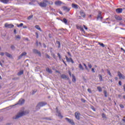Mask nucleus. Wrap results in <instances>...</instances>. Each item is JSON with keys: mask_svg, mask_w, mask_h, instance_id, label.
Returning a JSON list of instances; mask_svg holds the SVG:
<instances>
[{"mask_svg": "<svg viewBox=\"0 0 125 125\" xmlns=\"http://www.w3.org/2000/svg\"><path fill=\"white\" fill-rule=\"evenodd\" d=\"M46 3L50 4V3H49V1L47 0H43L42 1L38 3L41 7H46L47 6Z\"/></svg>", "mask_w": 125, "mask_h": 125, "instance_id": "nucleus-1", "label": "nucleus"}, {"mask_svg": "<svg viewBox=\"0 0 125 125\" xmlns=\"http://www.w3.org/2000/svg\"><path fill=\"white\" fill-rule=\"evenodd\" d=\"M29 113V111L26 110L24 111H22L21 112H19L16 116L15 119H19V118H21V117H23V116H25L26 115H27V114Z\"/></svg>", "mask_w": 125, "mask_h": 125, "instance_id": "nucleus-2", "label": "nucleus"}, {"mask_svg": "<svg viewBox=\"0 0 125 125\" xmlns=\"http://www.w3.org/2000/svg\"><path fill=\"white\" fill-rule=\"evenodd\" d=\"M46 104H47V103H46V102H39L36 107V109L40 110V109H41V107L45 106V105H46Z\"/></svg>", "mask_w": 125, "mask_h": 125, "instance_id": "nucleus-3", "label": "nucleus"}, {"mask_svg": "<svg viewBox=\"0 0 125 125\" xmlns=\"http://www.w3.org/2000/svg\"><path fill=\"white\" fill-rule=\"evenodd\" d=\"M65 120L67 123H68V124H70L71 125H75V122H74V120H73V119H69L66 117L65 118Z\"/></svg>", "mask_w": 125, "mask_h": 125, "instance_id": "nucleus-4", "label": "nucleus"}, {"mask_svg": "<svg viewBox=\"0 0 125 125\" xmlns=\"http://www.w3.org/2000/svg\"><path fill=\"white\" fill-rule=\"evenodd\" d=\"M33 53H35V54H38L39 56H40V57H42V53H41L40 51H39V50L36 49H33Z\"/></svg>", "mask_w": 125, "mask_h": 125, "instance_id": "nucleus-5", "label": "nucleus"}, {"mask_svg": "<svg viewBox=\"0 0 125 125\" xmlns=\"http://www.w3.org/2000/svg\"><path fill=\"white\" fill-rule=\"evenodd\" d=\"M56 113H57V115H58V116L59 117V118H61V119L63 118V116H62V115H61V113L60 112V111H58V107H56Z\"/></svg>", "mask_w": 125, "mask_h": 125, "instance_id": "nucleus-6", "label": "nucleus"}, {"mask_svg": "<svg viewBox=\"0 0 125 125\" xmlns=\"http://www.w3.org/2000/svg\"><path fill=\"white\" fill-rule=\"evenodd\" d=\"M61 78L63 80H65L66 81H69V76H67V75L65 74L61 75Z\"/></svg>", "mask_w": 125, "mask_h": 125, "instance_id": "nucleus-7", "label": "nucleus"}, {"mask_svg": "<svg viewBox=\"0 0 125 125\" xmlns=\"http://www.w3.org/2000/svg\"><path fill=\"white\" fill-rule=\"evenodd\" d=\"M4 26H5V28H8L9 29H11V28H13V27H14V25L11 24H8L7 23H6L4 24Z\"/></svg>", "mask_w": 125, "mask_h": 125, "instance_id": "nucleus-8", "label": "nucleus"}, {"mask_svg": "<svg viewBox=\"0 0 125 125\" xmlns=\"http://www.w3.org/2000/svg\"><path fill=\"white\" fill-rule=\"evenodd\" d=\"M75 118L77 120H80L81 117V113L79 112H76L75 113Z\"/></svg>", "mask_w": 125, "mask_h": 125, "instance_id": "nucleus-9", "label": "nucleus"}, {"mask_svg": "<svg viewBox=\"0 0 125 125\" xmlns=\"http://www.w3.org/2000/svg\"><path fill=\"white\" fill-rule=\"evenodd\" d=\"M102 12H99V14L97 17V20H102V19H103V17H102L101 16L102 15Z\"/></svg>", "mask_w": 125, "mask_h": 125, "instance_id": "nucleus-10", "label": "nucleus"}, {"mask_svg": "<svg viewBox=\"0 0 125 125\" xmlns=\"http://www.w3.org/2000/svg\"><path fill=\"white\" fill-rule=\"evenodd\" d=\"M24 103H25V100L23 99H21L19 101L18 103L17 104H16V105H18V104L19 105H22V104H23Z\"/></svg>", "mask_w": 125, "mask_h": 125, "instance_id": "nucleus-11", "label": "nucleus"}, {"mask_svg": "<svg viewBox=\"0 0 125 125\" xmlns=\"http://www.w3.org/2000/svg\"><path fill=\"white\" fill-rule=\"evenodd\" d=\"M118 77H119V79H123V80H125V76L123 75V74H122V73H121L120 71L118 72Z\"/></svg>", "mask_w": 125, "mask_h": 125, "instance_id": "nucleus-12", "label": "nucleus"}, {"mask_svg": "<svg viewBox=\"0 0 125 125\" xmlns=\"http://www.w3.org/2000/svg\"><path fill=\"white\" fill-rule=\"evenodd\" d=\"M115 18L117 20V21H121V20H123V18L119 16H115Z\"/></svg>", "mask_w": 125, "mask_h": 125, "instance_id": "nucleus-13", "label": "nucleus"}, {"mask_svg": "<svg viewBox=\"0 0 125 125\" xmlns=\"http://www.w3.org/2000/svg\"><path fill=\"white\" fill-rule=\"evenodd\" d=\"M55 4L56 5L60 6V5H61V4H62V1H60V0L56 1L55 2Z\"/></svg>", "mask_w": 125, "mask_h": 125, "instance_id": "nucleus-14", "label": "nucleus"}, {"mask_svg": "<svg viewBox=\"0 0 125 125\" xmlns=\"http://www.w3.org/2000/svg\"><path fill=\"white\" fill-rule=\"evenodd\" d=\"M62 8L63 9V10H64L65 11H66V12H69V11H70V8H68L67 6H63Z\"/></svg>", "mask_w": 125, "mask_h": 125, "instance_id": "nucleus-15", "label": "nucleus"}, {"mask_svg": "<svg viewBox=\"0 0 125 125\" xmlns=\"http://www.w3.org/2000/svg\"><path fill=\"white\" fill-rule=\"evenodd\" d=\"M116 12L117 13H122L123 12V9L122 8H117L116 9Z\"/></svg>", "mask_w": 125, "mask_h": 125, "instance_id": "nucleus-16", "label": "nucleus"}, {"mask_svg": "<svg viewBox=\"0 0 125 125\" xmlns=\"http://www.w3.org/2000/svg\"><path fill=\"white\" fill-rule=\"evenodd\" d=\"M80 14H81V16L82 17H83V18H84L85 17V13H84V12H83V11H81L80 12Z\"/></svg>", "mask_w": 125, "mask_h": 125, "instance_id": "nucleus-17", "label": "nucleus"}, {"mask_svg": "<svg viewBox=\"0 0 125 125\" xmlns=\"http://www.w3.org/2000/svg\"><path fill=\"white\" fill-rule=\"evenodd\" d=\"M46 72H48V73H49V74H52V70L49 69V68L48 67H47L46 68Z\"/></svg>", "mask_w": 125, "mask_h": 125, "instance_id": "nucleus-18", "label": "nucleus"}, {"mask_svg": "<svg viewBox=\"0 0 125 125\" xmlns=\"http://www.w3.org/2000/svg\"><path fill=\"white\" fill-rule=\"evenodd\" d=\"M5 55H6V56H7V57H9V58H11V57H12V56L11 55V54L7 53V52L5 53Z\"/></svg>", "mask_w": 125, "mask_h": 125, "instance_id": "nucleus-19", "label": "nucleus"}, {"mask_svg": "<svg viewBox=\"0 0 125 125\" xmlns=\"http://www.w3.org/2000/svg\"><path fill=\"white\" fill-rule=\"evenodd\" d=\"M72 82L73 83H76V76H75V75H74V74H72Z\"/></svg>", "mask_w": 125, "mask_h": 125, "instance_id": "nucleus-20", "label": "nucleus"}, {"mask_svg": "<svg viewBox=\"0 0 125 125\" xmlns=\"http://www.w3.org/2000/svg\"><path fill=\"white\" fill-rule=\"evenodd\" d=\"M72 6L73 8H75V9H78V5L75 4V3H72Z\"/></svg>", "mask_w": 125, "mask_h": 125, "instance_id": "nucleus-21", "label": "nucleus"}, {"mask_svg": "<svg viewBox=\"0 0 125 125\" xmlns=\"http://www.w3.org/2000/svg\"><path fill=\"white\" fill-rule=\"evenodd\" d=\"M1 2H3V3H8V2L9 1V0H0Z\"/></svg>", "mask_w": 125, "mask_h": 125, "instance_id": "nucleus-22", "label": "nucleus"}, {"mask_svg": "<svg viewBox=\"0 0 125 125\" xmlns=\"http://www.w3.org/2000/svg\"><path fill=\"white\" fill-rule=\"evenodd\" d=\"M62 22H63L64 24H67L68 23V21L65 18H63V20H62Z\"/></svg>", "mask_w": 125, "mask_h": 125, "instance_id": "nucleus-23", "label": "nucleus"}, {"mask_svg": "<svg viewBox=\"0 0 125 125\" xmlns=\"http://www.w3.org/2000/svg\"><path fill=\"white\" fill-rule=\"evenodd\" d=\"M56 43H57V44H58V48H60V47L61 46V43H60V42L56 41Z\"/></svg>", "mask_w": 125, "mask_h": 125, "instance_id": "nucleus-24", "label": "nucleus"}, {"mask_svg": "<svg viewBox=\"0 0 125 125\" xmlns=\"http://www.w3.org/2000/svg\"><path fill=\"white\" fill-rule=\"evenodd\" d=\"M24 74V71L23 70H21L18 73V76H21Z\"/></svg>", "mask_w": 125, "mask_h": 125, "instance_id": "nucleus-25", "label": "nucleus"}, {"mask_svg": "<svg viewBox=\"0 0 125 125\" xmlns=\"http://www.w3.org/2000/svg\"><path fill=\"white\" fill-rule=\"evenodd\" d=\"M65 58L66 59L67 62H71V60H72V58H68L67 56H65Z\"/></svg>", "mask_w": 125, "mask_h": 125, "instance_id": "nucleus-26", "label": "nucleus"}, {"mask_svg": "<svg viewBox=\"0 0 125 125\" xmlns=\"http://www.w3.org/2000/svg\"><path fill=\"white\" fill-rule=\"evenodd\" d=\"M15 39L16 40H21V36L20 35H16Z\"/></svg>", "mask_w": 125, "mask_h": 125, "instance_id": "nucleus-27", "label": "nucleus"}, {"mask_svg": "<svg viewBox=\"0 0 125 125\" xmlns=\"http://www.w3.org/2000/svg\"><path fill=\"white\" fill-rule=\"evenodd\" d=\"M35 28L36 29H37V30L42 31V29L40 27L39 25H35Z\"/></svg>", "mask_w": 125, "mask_h": 125, "instance_id": "nucleus-28", "label": "nucleus"}, {"mask_svg": "<svg viewBox=\"0 0 125 125\" xmlns=\"http://www.w3.org/2000/svg\"><path fill=\"white\" fill-rule=\"evenodd\" d=\"M79 68H80L81 70H84V68H83V65H82V64H79Z\"/></svg>", "mask_w": 125, "mask_h": 125, "instance_id": "nucleus-29", "label": "nucleus"}, {"mask_svg": "<svg viewBox=\"0 0 125 125\" xmlns=\"http://www.w3.org/2000/svg\"><path fill=\"white\" fill-rule=\"evenodd\" d=\"M97 89L99 91V92H101L102 91V88H101V87L100 86H98Z\"/></svg>", "mask_w": 125, "mask_h": 125, "instance_id": "nucleus-30", "label": "nucleus"}, {"mask_svg": "<svg viewBox=\"0 0 125 125\" xmlns=\"http://www.w3.org/2000/svg\"><path fill=\"white\" fill-rule=\"evenodd\" d=\"M87 65L89 69H91V68H92V65H91V64H90V62H88Z\"/></svg>", "mask_w": 125, "mask_h": 125, "instance_id": "nucleus-31", "label": "nucleus"}, {"mask_svg": "<svg viewBox=\"0 0 125 125\" xmlns=\"http://www.w3.org/2000/svg\"><path fill=\"white\" fill-rule=\"evenodd\" d=\"M99 77L100 81L101 82H102V81H103V79H102V75H101V74H99Z\"/></svg>", "mask_w": 125, "mask_h": 125, "instance_id": "nucleus-32", "label": "nucleus"}, {"mask_svg": "<svg viewBox=\"0 0 125 125\" xmlns=\"http://www.w3.org/2000/svg\"><path fill=\"white\" fill-rule=\"evenodd\" d=\"M98 43H99V44H100V45H101V46H102L103 47H105V45H104V44L103 43L99 42Z\"/></svg>", "mask_w": 125, "mask_h": 125, "instance_id": "nucleus-33", "label": "nucleus"}, {"mask_svg": "<svg viewBox=\"0 0 125 125\" xmlns=\"http://www.w3.org/2000/svg\"><path fill=\"white\" fill-rule=\"evenodd\" d=\"M42 120H47L48 121H51V118L48 117L43 118Z\"/></svg>", "mask_w": 125, "mask_h": 125, "instance_id": "nucleus-34", "label": "nucleus"}, {"mask_svg": "<svg viewBox=\"0 0 125 125\" xmlns=\"http://www.w3.org/2000/svg\"><path fill=\"white\" fill-rule=\"evenodd\" d=\"M106 71L107 72V74H108L110 77H112V74H111V72H110V70H109L108 69H107Z\"/></svg>", "mask_w": 125, "mask_h": 125, "instance_id": "nucleus-35", "label": "nucleus"}, {"mask_svg": "<svg viewBox=\"0 0 125 125\" xmlns=\"http://www.w3.org/2000/svg\"><path fill=\"white\" fill-rule=\"evenodd\" d=\"M104 94L105 97H107V91L106 90H104Z\"/></svg>", "mask_w": 125, "mask_h": 125, "instance_id": "nucleus-36", "label": "nucleus"}, {"mask_svg": "<svg viewBox=\"0 0 125 125\" xmlns=\"http://www.w3.org/2000/svg\"><path fill=\"white\" fill-rule=\"evenodd\" d=\"M23 25H24V24L23 23H21L20 24H17V27H18L19 28L20 27L23 26Z\"/></svg>", "mask_w": 125, "mask_h": 125, "instance_id": "nucleus-37", "label": "nucleus"}, {"mask_svg": "<svg viewBox=\"0 0 125 125\" xmlns=\"http://www.w3.org/2000/svg\"><path fill=\"white\" fill-rule=\"evenodd\" d=\"M21 55L22 56H25V55H27V52H22Z\"/></svg>", "mask_w": 125, "mask_h": 125, "instance_id": "nucleus-38", "label": "nucleus"}, {"mask_svg": "<svg viewBox=\"0 0 125 125\" xmlns=\"http://www.w3.org/2000/svg\"><path fill=\"white\" fill-rule=\"evenodd\" d=\"M33 18V15H30L27 18L28 20H30V19H32Z\"/></svg>", "mask_w": 125, "mask_h": 125, "instance_id": "nucleus-39", "label": "nucleus"}, {"mask_svg": "<svg viewBox=\"0 0 125 125\" xmlns=\"http://www.w3.org/2000/svg\"><path fill=\"white\" fill-rule=\"evenodd\" d=\"M85 70H86L87 72H89L90 71V70H89V69H88L87 66H85Z\"/></svg>", "mask_w": 125, "mask_h": 125, "instance_id": "nucleus-40", "label": "nucleus"}, {"mask_svg": "<svg viewBox=\"0 0 125 125\" xmlns=\"http://www.w3.org/2000/svg\"><path fill=\"white\" fill-rule=\"evenodd\" d=\"M11 48L12 49V50H14V49H15V46L13 45H12L11 46Z\"/></svg>", "mask_w": 125, "mask_h": 125, "instance_id": "nucleus-41", "label": "nucleus"}, {"mask_svg": "<svg viewBox=\"0 0 125 125\" xmlns=\"http://www.w3.org/2000/svg\"><path fill=\"white\" fill-rule=\"evenodd\" d=\"M102 117H103V118H104V119H106V115H105V114L103 113V114H102Z\"/></svg>", "mask_w": 125, "mask_h": 125, "instance_id": "nucleus-42", "label": "nucleus"}, {"mask_svg": "<svg viewBox=\"0 0 125 125\" xmlns=\"http://www.w3.org/2000/svg\"><path fill=\"white\" fill-rule=\"evenodd\" d=\"M22 57H23V56L21 54V55H20V56L18 57V60L21 59V58H22Z\"/></svg>", "mask_w": 125, "mask_h": 125, "instance_id": "nucleus-43", "label": "nucleus"}, {"mask_svg": "<svg viewBox=\"0 0 125 125\" xmlns=\"http://www.w3.org/2000/svg\"><path fill=\"white\" fill-rule=\"evenodd\" d=\"M45 56L47 57V58H48V59H50V56L48 55V54H45Z\"/></svg>", "mask_w": 125, "mask_h": 125, "instance_id": "nucleus-44", "label": "nucleus"}, {"mask_svg": "<svg viewBox=\"0 0 125 125\" xmlns=\"http://www.w3.org/2000/svg\"><path fill=\"white\" fill-rule=\"evenodd\" d=\"M80 30L81 31H82V32H84V30H83V27L81 26V27H80Z\"/></svg>", "mask_w": 125, "mask_h": 125, "instance_id": "nucleus-45", "label": "nucleus"}, {"mask_svg": "<svg viewBox=\"0 0 125 125\" xmlns=\"http://www.w3.org/2000/svg\"><path fill=\"white\" fill-rule=\"evenodd\" d=\"M119 106H120V108H125V106H124V105H123L122 104H120L119 105Z\"/></svg>", "mask_w": 125, "mask_h": 125, "instance_id": "nucleus-46", "label": "nucleus"}, {"mask_svg": "<svg viewBox=\"0 0 125 125\" xmlns=\"http://www.w3.org/2000/svg\"><path fill=\"white\" fill-rule=\"evenodd\" d=\"M58 56L59 58V59H61V55H60V54L59 53H58Z\"/></svg>", "mask_w": 125, "mask_h": 125, "instance_id": "nucleus-47", "label": "nucleus"}, {"mask_svg": "<svg viewBox=\"0 0 125 125\" xmlns=\"http://www.w3.org/2000/svg\"><path fill=\"white\" fill-rule=\"evenodd\" d=\"M36 92H37V90H33L32 95H34V94H35V93H36Z\"/></svg>", "mask_w": 125, "mask_h": 125, "instance_id": "nucleus-48", "label": "nucleus"}, {"mask_svg": "<svg viewBox=\"0 0 125 125\" xmlns=\"http://www.w3.org/2000/svg\"><path fill=\"white\" fill-rule=\"evenodd\" d=\"M67 54L68 55H69V56H70V57H72V55L71 54V53H70V52H68Z\"/></svg>", "mask_w": 125, "mask_h": 125, "instance_id": "nucleus-49", "label": "nucleus"}, {"mask_svg": "<svg viewBox=\"0 0 125 125\" xmlns=\"http://www.w3.org/2000/svg\"><path fill=\"white\" fill-rule=\"evenodd\" d=\"M91 71L92 73H95V70H94V68H92Z\"/></svg>", "mask_w": 125, "mask_h": 125, "instance_id": "nucleus-50", "label": "nucleus"}, {"mask_svg": "<svg viewBox=\"0 0 125 125\" xmlns=\"http://www.w3.org/2000/svg\"><path fill=\"white\" fill-rule=\"evenodd\" d=\"M36 38L39 39V34H38L37 32H36Z\"/></svg>", "mask_w": 125, "mask_h": 125, "instance_id": "nucleus-51", "label": "nucleus"}, {"mask_svg": "<svg viewBox=\"0 0 125 125\" xmlns=\"http://www.w3.org/2000/svg\"><path fill=\"white\" fill-rule=\"evenodd\" d=\"M68 74H69L70 77H72V73L71 72V71H69Z\"/></svg>", "mask_w": 125, "mask_h": 125, "instance_id": "nucleus-52", "label": "nucleus"}, {"mask_svg": "<svg viewBox=\"0 0 125 125\" xmlns=\"http://www.w3.org/2000/svg\"><path fill=\"white\" fill-rule=\"evenodd\" d=\"M0 55H1V56H3V55H4V53L0 52Z\"/></svg>", "mask_w": 125, "mask_h": 125, "instance_id": "nucleus-53", "label": "nucleus"}, {"mask_svg": "<svg viewBox=\"0 0 125 125\" xmlns=\"http://www.w3.org/2000/svg\"><path fill=\"white\" fill-rule=\"evenodd\" d=\"M87 91L89 92V93H91V90L89 88L87 89Z\"/></svg>", "mask_w": 125, "mask_h": 125, "instance_id": "nucleus-54", "label": "nucleus"}, {"mask_svg": "<svg viewBox=\"0 0 125 125\" xmlns=\"http://www.w3.org/2000/svg\"><path fill=\"white\" fill-rule=\"evenodd\" d=\"M50 9L52 11H55V9H54L53 8H52V7H50Z\"/></svg>", "mask_w": 125, "mask_h": 125, "instance_id": "nucleus-55", "label": "nucleus"}, {"mask_svg": "<svg viewBox=\"0 0 125 125\" xmlns=\"http://www.w3.org/2000/svg\"><path fill=\"white\" fill-rule=\"evenodd\" d=\"M43 47H44V48H45V47H46V45H45V43H43Z\"/></svg>", "mask_w": 125, "mask_h": 125, "instance_id": "nucleus-56", "label": "nucleus"}, {"mask_svg": "<svg viewBox=\"0 0 125 125\" xmlns=\"http://www.w3.org/2000/svg\"><path fill=\"white\" fill-rule=\"evenodd\" d=\"M37 45H39V41L38 40L36 41Z\"/></svg>", "mask_w": 125, "mask_h": 125, "instance_id": "nucleus-57", "label": "nucleus"}, {"mask_svg": "<svg viewBox=\"0 0 125 125\" xmlns=\"http://www.w3.org/2000/svg\"><path fill=\"white\" fill-rule=\"evenodd\" d=\"M83 27L85 30H87V27H86L85 25H83Z\"/></svg>", "mask_w": 125, "mask_h": 125, "instance_id": "nucleus-58", "label": "nucleus"}, {"mask_svg": "<svg viewBox=\"0 0 125 125\" xmlns=\"http://www.w3.org/2000/svg\"><path fill=\"white\" fill-rule=\"evenodd\" d=\"M82 101H83V103H85V100L82 99Z\"/></svg>", "mask_w": 125, "mask_h": 125, "instance_id": "nucleus-59", "label": "nucleus"}, {"mask_svg": "<svg viewBox=\"0 0 125 125\" xmlns=\"http://www.w3.org/2000/svg\"><path fill=\"white\" fill-rule=\"evenodd\" d=\"M118 83H119V85H122V82L119 81Z\"/></svg>", "mask_w": 125, "mask_h": 125, "instance_id": "nucleus-60", "label": "nucleus"}, {"mask_svg": "<svg viewBox=\"0 0 125 125\" xmlns=\"http://www.w3.org/2000/svg\"><path fill=\"white\" fill-rule=\"evenodd\" d=\"M81 27H82V26H77V29H81Z\"/></svg>", "mask_w": 125, "mask_h": 125, "instance_id": "nucleus-61", "label": "nucleus"}, {"mask_svg": "<svg viewBox=\"0 0 125 125\" xmlns=\"http://www.w3.org/2000/svg\"><path fill=\"white\" fill-rule=\"evenodd\" d=\"M121 50H123L124 51V52H125V50L124 49V48H121Z\"/></svg>", "mask_w": 125, "mask_h": 125, "instance_id": "nucleus-62", "label": "nucleus"}, {"mask_svg": "<svg viewBox=\"0 0 125 125\" xmlns=\"http://www.w3.org/2000/svg\"><path fill=\"white\" fill-rule=\"evenodd\" d=\"M14 33H15V34H16V29L14 30Z\"/></svg>", "mask_w": 125, "mask_h": 125, "instance_id": "nucleus-63", "label": "nucleus"}, {"mask_svg": "<svg viewBox=\"0 0 125 125\" xmlns=\"http://www.w3.org/2000/svg\"><path fill=\"white\" fill-rule=\"evenodd\" d=\"M123 88L124 89V91H125V84L123 85Z\"/></svg>", "mask_w": 125, "mask_h": 125, "instance_id": "nucleus-64", "label": "nucleus"}]
</instances>
